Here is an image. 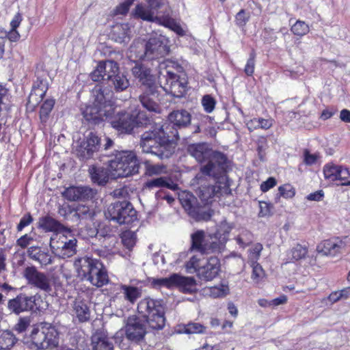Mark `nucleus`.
I'll return each instance as SVG.
<instances>
[{"label":"nucleus","instance_id":"1","mask_svg":"<svg viewBox=\"0 0 350 350\" xmlns=\"http://www.w3.org/2000/svg\"><path fill=\"white\" fill-rule=\"evenodd\" d=\"M169 124H156L152 130L141 135L140 148L144 153L156 155L161 159L170 158L174 152L176 144L171 140Z\"/></svg>","mask_w":350,"mask_h":350},{"label":"nucleus","instance_id":"2","mask_svg":"<svg viewBox=\"0 0 350 350\" xmlns=\"http://www.w3.org/2000/svg\"><path fill=\"white\" fill-rule=\"evenodd\" d=\"M187 151L198 162L207 163L200 168L202 174L196 175L198 183L202 182V175L216 177L224 174L227 167L226 156L213 151L206 143L193 144L188 146Z\"/></svg>","mask_w":350,"mask_h":350},{"label":"nucleus","instance_id":"3","mask_svg":"<svg viewBox=\"0 0 350 350\" xmlns=\"http://www.w3.org/2000/svg\"><path fill=\"white\" fill-rule=\"evenodd\" d=\"M232 229L226 221L221 222L215 234L206 235L203 230H198L191 234V250L201 254L220 253L226 247L228 234Z\"/></svg>","mask_w":350,"mask_h":350},{"label":"nucleus","instance_id":"4","mask_svg":"<svg viewBox=\"0 0 350 350\" xmlns=\"http://www.w3.org/2000/svg\"><path fill=\"white\" fill-rule=\"evenodd\" d=\"M74 266L79 275L94 286L101 287L109 282L107 271L98 260L83 257L76 260Z\"/></svg>","mask_w":350,"mask_h":350},{"label":"nucleus","instance_id":"5","mask_svg":"<svg viewBox=\"0 0 350 350\" xmlns=\"http://www.w3.org/2000/svg\"><path fill=\"white\" fill-rule=\"evenodd\" d=\"M137 311L152 329H161L165 323L163 301L145 298L137 306Z\"/></svg>","mask_w":350,"mask_h":350},{"label":"nucleus","instance_id":"6","mask_svg":"<svg viewBox=\"0 0 350 350\" xmlns=\"http://www.w3.org/2000/svg\"><path fill=\"white\" fill-rule=\"evenodd\" d=\"M139 163L133 151H121L109 161V169L115 178L127 177L138 173Z\"/></svg>","mask_w":350,"mask_h":350},{"label":"nucleus","instance_id":"7","mask_svg":"<svg viewBox=\"0 0 350 350\" xmlns=\"http://www.w3.org/2000/svg\"><path fill=\"white\" fill-rule=\"evenodd\" d=\"M32 342L38 349L53 348L58 345V332L49 323H43L34 327L30 334Z\"/></svg>","mask_w":350,"mask_h":350},{"label":"nucleus","instance_id":"8","mask_svg":"<svg viewBox=\"0 0 350 350\" xmlns=\"http://www.w3.org/2000/svg\"><path fill=\"white\" fill-rule=\"evenodd\" d=\"M105 215L107 219L119 224H129L137 219L136 211L127 201H118L110 204L105 212Z\"/></svg>","mask_w":350,"mask_h":350},{"label":"nucleus","instance_id":"9","mask_svg":"<svg viewBox=\"0 0 350 350\" xmlns=\"http://www.w3.org/2000/svg\"><path fill=\"white\" fill-rule=\"evenodd\" d=\"M179 200L188 214L196 221L208 220L213 211L197 203L196 197L189 191H182L178 195Z\"/></svg>","mask_w":350,"mask_h":350},{"label":"nucleus","instance_id":"10","mask_svg":"<svg viewBox=\"0 0 350 350\" xmlns=\"http://www.w3.org/2000/svg\"><path fill=\"white\" fill-rule=\"evenodd\" d=\"M151 284L154 288L178 286L185 293H191L196 288V280L192 277H185L174 273L168 278H153Z\"/></svg>","mask_w":350,"mask_h":350},{"label":"nucleus","instance_id":"11","mask_svg":"<svg viewBox=\"0 0 350 350\" xmlns=\"http://www.w3.org/2000/svg\"><path fill=\"white\" fill-rule=\"evenodd\" d=\"M218 176L220 177L221 180L216 182L214 185H201L199 187L198 193L202 206H206L210 208L209 204L211 203V199L214 196L219 197V196L230 193V189L226 181V178L223 174L218 175L215 178H216Z\"/></svg>","mask_w":350,"mask_h":350},{"label":"nucleus","instance_id":"12","mask_svg":"<svg viewBox=\"0 0 350 350\" xmlns=\"http://www.w3.org/2000/svg\"><path fill=\"white\" fill-rule=\"evenodd\" d=\"M163 78L165 79V83L162 88L167 93L177 98H180L184 96L187 89V83L184 79H180L176 74L167 70L161 72L159 76L161 82Z\"/></svg>","mask_w":350,"mask_h":350},{"label":"nucleus","instance_id":"13","mask_svg":"<svg viewBox=\"0 0 350 350\" xmlns=\"http://www.w3.org/2000/svg\"><path fill=\"white\" fill-rule=\"evenodd\" d=\"M109 123L118 132L129 133L134 128L132 113L117 111V107L112 106L111 113L107 116Z\"/></svg>","mask_w":350,"mask_h":350},{"label":"nucleus","instance_id":"14","mask_svg":"<svg viewBox=\"0 0 350 350\" xmlns=\"http://www.w3.org/2000/svg\"><path fill=\"white\" fill-rule=\"evenodd\" d=\"M126 338L135 343L140 342L146 334V326L139 317L135 315L127 318L124 327Z\"/></svg>","mask_w":350,"mask_h":350},{"label":"nucleus","instance_id":"15","mask_svg":"<svg viewBox=\"0 0 350 350\" xmlns=\"http://www.w3.org/2000/svg\"><path fill=\"white\" fill-rule=\"evenodd\" d=\"M100 148V140L93 133H90L81 142H77L75 147V152L77 157L83 161L92 158L94 153Z\"/></svg>","mask_w":350,"mask_h":350},{"label":"nucleus","instance_id":"16","mask_svg":"<svg viewBox=\"0 0 350 350\" xmlns=\"http://www.w3.org/2000/svg\"><path fill=\"white\" fill-rule=\"evenodd\" d=\"M23 276L28 284L44 292L52 291L51 279L44 273L37 270L35 267H27L23 271Z\"/></svg>","mask_w":350,"mask_h":350},{"label":"nucleus","instance_id":"17","mask_svg":"<svg viewBox=\"0 0 350 350\" xmlns=\"http://www.w3.org/2000/svg\"><path fill=\"white\" fill-rule=\"evenodd\" d=\"M39 299L40 297L36 295L27 296L21 293L8 301V308L10 312L16 314L25 311L38 310L37 301Z\"/></svg>","mask_w":350,"mask_h":350},{"label":"nucleus","instance_id":"18","mask_svg":"<svg viewBox=\"0 0 350 350\" xmlns=\"http://www.w3.org/2000/svg\"><path fill=\"white\" fill-rule=\"evenodd\" d=\"M148 59H152L163 57L169 52L167 40L162 36L151 38L146 43Z\"/></svg>","mask_w":350,"mask_h":350},{"label":"nucleus","instance_id":"19","mask_svg":"<svg viewBox=\"0 0 350 350\" xmlns=\"http://www.w3.org/2000/svg\"><path fill=\"white\" fill-rule=\"evenodd\" d=\"M112 106H105V109L95 104L88 105L83 111V118L92 124H98L111 113Z\"/></svg>","mask_w":350,"mask_h":350},{"label":"nucleus","instance_id":"20","mask_svg":"<svg viewBox=\"0 0 350 350\" xmlns=\"http://www.w3.org/2000/svg\"><path fill=\"white\" fill-rule=\"evenodd\" d=\"M157 89L156 85L146 88L144 90V93L139 96V101L143 107L149 111L157 112L159 111V103L160 99Z\"/></svg>","mask_w":350,"mask_h":350},{"label":"nucleus","instance_id":"21","mask_svg":"<svg viewBox=\"0 0 350 350\" xmlns=\"http://www.w3.org/2000/svg\"><path fill=\"white\" fill-rule=\"evenodd\" d=\"M219 270L220 262L219 258L211 257L206 260L203 267L200 268L198 276L201 280L211 281L218 275Z\"/></svg>","mask_w":350,"mask_h":350},{"label":"nucleus","instance_id":"22","mask_svg":"<svg viewBox=\"0 0 350 350\" xmlns=\"http://www.w3.org/2000/svg\"><path fill=\"white\" fill-rule=\"evenodd\" d=\"M345 246V243L342 240H325L318 245L317 251L324 256H334L337 254L340 253Z\"/></svg>","mask_w":350,"mask_h":350},{"label":"nucleus","instance_id":"23","mask_svg":"<svg viewBox=\"0 0 350 350\" xmlns=\"http://www.w3.org/2000/svg\"><path fill=\"white\" fill-rule=\"evenodd\" d=\"M113 92L107 88L96 85L92 90L94 103L105 109V106H113L111 98Z\"/></svg>","mask_w":350,"mask_h":350},{"label":"nucleus","instance_id":"24","mask_svg":"<svg viewBox=\"0 0 350 350\" xmlns=\"http://www.w3.org/2000/svg\"><path fill=\"white\" fill-rule=\"evenodd\" d=\"M107 79L111 82V84L116 92H122L127 89L129 85V80L124 73L119 72V68L116 63V70L107 74Z\"/></svg>","mask_w":350,"mask_h":350},{"label":"nucleus","instance_id":"25","mask_svg":"<svg viewBox=\"0 0 350 350\" xmlns=\"http://www.w3.org/2000/svg\"><path fill=\"white\" fill-rule=\"evenodd\" d=\"M132 73L142 83L144 88L156 85L154 84V78L150 74V70L148 68L142 65L136 64L132 68Z\"/></svg>","mask_w":350,"mask_h":350},{"label":"nucleus","instance_id":"26","mask_svg":"<svg viewBox=\"0 0 350 350\" xmlns=\"http://www.w3.org/2000/svg\"><path fill=\"white\" fill-rule=\"evenodd\" d=\"M116 70V62L109 60L105 62H100L96 68L90 74V78L94 81H99L107 77V74Z\"/></svg>","mask_w":350,"mask_h":350},{"label":"nucleus","instance_id":"27","mask_svg":"<svg viewBox=\"0 0 350 350\" xmlns=\"http://www.w3.org/2000/svg\"><path fill=\"white\" fill-rule=\"evenodd\" d=\"M191 114L184 109L174 111L169 115L170 122L179 129L187 127L191 123Z\"/></svg>","mask_w":350,"mask_h":350},{"label":"nucleus","instance_id":"28","mask_svg":"<svg viewBox=\"0 0 350 350\" xmlns=\"http://www.w3.org/2000/svg\"><path fill=\"white\" fill-rule=\"evenodd\" d=\"M47 90L45 82L40 81L33 86L28 98V105L31 107H36L42 100Z\"/></svg>","mask_w":350,"mask_h":350},{"label":"nucleus","instance_id":"29","mask_svg":"<svg viewBox=\"0 0 350 350\" xmlns=\"http://www.w3.org/2000/svg\"><path fill=\"white\" fill-rule=\"evenodd\" d=\"M135 16L149 22H154L159 24L162 15H155L150 8H147L140 3L136 5L134 11Z\"/></svg>","mask_w":350,"mask_h":350},{"label":"nucleus","instance_id":"30","mask_svg":"<svg viewBox=\"0 0 350 350\" xmlns=\"http://www.w3.org/2000/svg\"><path fill=\"white\" fill-rule=\"evenodd\" d=\"M144 187L149 190L157 188L166 187L175 191L178 189V185L175 183H173L170 178L161 176L146 181L144 185Z\"/></svg>","mask_w":350,"mask_h":350},{"label":"nucleus","instance_id":"31","mask_svg":"<svg viewBox=\"0 0 350 350\" xmlns=\"http://www.w3.org/2000/svg\"><path fill=\"white\" fill-rule=\"evenodd\" d=\"M73 311L80 322L88 321L90 319V310L88 304L82 299L77 298L73 304Z\"/></svg>","mask_w":350,"mask_h":350},{"label":"nucleus","instance_id":"32","mask_svg":"<svg viewBox=\"0 0 350 350\" xmlns=\"http://www.w3.org/2000/svg\"><path fill=\"white\" fill-rule=\"evenodd\" d=\"M170 10H165L164 14L162 15L159 25H163L169 28L170 29L174 31L178 36H185L186 31L183 29V28L180 26L179 23H178L174 18L170 16Z\"/></svg>","mask_w":350,"mask_h":350},{"label":"nucleus","instance_id":"33","mask_svg":"<svg viewBox=\"0 0 350 350\" xmlns=\"http://www.w3.org/2000/svg\"><path fill=\"white\" fill-rule=\"evenodd\" d=\"M129 57L130 58H135L133 61L145 58L148 59L146 43L141 41L134 42L129 49Z\"/></svg>","mask_w":350,"mask_h":350},{"label":"nucleus","instance_id":"34","mask_svg":"<svg viewBox=\"0 0 350 350\" xmlns=\"http://www.w3.org/2000/svg\"><path fill=\"white\" fill-rule=\"evenodd\" d=\"M130 28L129 24H119L113 27L111 36L116 42L122 43L129 40Z\"/></svg>","mask_w":350,"mask_h":350},{"label":"nucleus","instance_id":"35","mask_svg":"<svg viewBox=\"0 0 350 350\" xmlns=\"http://www.w3.org/2000/svg\"><path fill=\"white\" fill-rule=\"evenodd\" d=\"M120 288L121 293L124 295V299L131 304H134L142 296V292L140 288L130 285L121 284Z\"/></svg>","mask_w":350,"mask_h":350},{"label":"nucleus","instance_id":"36","mask_svg":"<svg viewBox=\"0 0 350 350\" xmlns=\"http://www.w3.org/2000/svg\"><path fill=\"white\" fill-rule=\"evenodd\" d=\"M77 239L69 234L67 241H64L63 245L60 248L58 256L62 258H66L72 256L76 254Z\"/></svg>","mask_w":350,"mask_h":350},{"label":"nucleus","instance_id":"37","mask_svg":"<svg viewBox=\"0 0 350 350\" xmlns=\"http://www.w3.org/2000/svg\"><path fill=\"white\" fill-rule=\"evenodd\" d=\"M89 173L92 181L95 183L105 185L108 181V172L103 167L92 166L90 167Z\"/></svg>","mask_w":350,"mask_h":350},{"label":"nucleus","instance_id":"38","mask_svg":"<svg viewBox=\"0 0 350 350\" xmlns=\"http://www.w3.org/2000/svg\"><path fill=\"white\" fill-rule=\"evenodd\" d=\"M229 293V287L226 284L205 287L203 288V294L213 298L224 297Z\"/></svg>","mask_w":350,"mask_h":350},{"label":"nucleus","instance_id":"39","mask_svg":"<svg viewBox=\"0 0 350 350\" xmlns=\"http://www.w3.org/2000/svg\"><path fill=\"white\" fill-rule=\"evenodd\" d=\"M145 174L148 176H159L167 173V167L163 164H152L150 161L144 162Z\"/></svg>","mask_w":350,"mask_h":350},{"label":"nucleus","instance_id":"40","mask_svg":"<svg viewBox=\"0 0 350 350\" xmlns=\"http://www.w3.org/2000/svg\"><path fill=\"white\" fill-rule=\"evenodd\" d=\"M93 350H113V344L106 337L99 334L92 336Z\"/></svg>","mask_w":350,"mask_h":350},{"label":"nucleus","instance_id":"41","mask_svg":"<svg viewBox=\"0 0 350 350\" xmlns=\"http://www.w3.org/2000/svg\"><path fill=\"white\" fill-rule=\"evenodd\" d=\"M16 341L15 336L10 331L0 332V350L10 349Z\"/></svg>","mask_w":350,"mask_h":350},{"label":"nucleus","instance_id":"42","mask_svg":"<svg viewBox=\"0 0 350 350\" xmlns=\"http://www.w3.org/2000/svg\"><path fill=\"white\" fill-rule=\"evenodd\" d=\"M69 237L68 235L62 234V233H56L54 234L50 239V247L53 251V252L58 256V254H61L59 252L60 248L63 245L64 241H67V239Z\"/></svg>","mask_w":350,"mask_h":350},{"label":"nucleus","instance_id":"43","mask_svg":"<svg viewBox=\"0 0 350 350\" xmlns=\"http://www.w3.org/2000/svg\"><path fill=\"white\" fill-rule=\"evenodd\" d=\"M205 262L206 260L204 258H202L199 255H195L186 263L185 267L188 273H196L198 274L200 268L203 267Z\"/></svg>","mask_w":350,"mask_h":350},{"label":"nucleus","instance_id":"44","mask_svg":"<svg viewBox=\"0 0 350 350\" xmlns=\"http://www.w3.org/2000/svg\"><path fill=\"white\" fill-rule=\"evenodd\" d=\"M71 212H74V215L80 219H92L94 215V211L83 204L77 205Z\"/></svg>","mask_w":350,"mask_h":350},{"label":"nucleus","instance_id":"45","mask_svg":"<svg viewBox=\"0 0 350 350\" xmlns=\"http://www.w3.org/2000/svg\"><path fill=\"white\" fill-rule=\"evenodd\" d=\"M21 21H22V16L19 13L16 14L14 16V18L11 21V22H10L11 29L8 32L7 31V36H6V38L8 37V38L10 41L15 42L19 38L20 35L16 29L19 26Z\"/></svg>","mask_w":350,"mask_h":350},{"label":"nucleus","instance_id":"46","mask_svg":"<svg viewBox=\"0 0 350 350\" xmlns=\"http://www.w3.org/2000/svg\"><path fill=\"white\" fill-rule=\"evenodd\" d=\"M341 165H334L333 163H328L325 165L323 168V174L326 179L332 181L337 180L339 171L340 170Z\"/></svg>","mask_w":350,"mask_h":350},{"label":"nucleus","instance_id":"47","mask_svg":"<svg viewBox=\"0 0 350 350\" xmlns=\"http://www.w3.org/2000/svg\"><path fill=\"white\" fill-rule=\"evenodd\" d=\"M59 224L50 217H42L39 221V226L45 231H55L58 228Z\"/></svg>","mask_w":350,"mask_h":350},{"label":"nucleus","instance_id":"48","mask_svg":"<svg viewBox=\"0 0 350 350\" xmlns=\"http://www.w3.org/2000/svg\"><path fill=\"white\" fill-rule=\"evenodd\" d=\"M206 327L199 323H189L185 325L183 332L188 334H204Z\"/></svg>","mask_w":350,"mask_h":350},{"label":"nucleus","instance_id":"49","mask_svg":"<svg viewBox=\"0 0 350 350\" xmlns=\"http://www.w3.org/2000/svg\"><path fill=\"white\" fill-rule=\"evenodd\" d=\"M237 243L240 247L245 248L252 241V234L247 230H242L236 238Z\"/></svg>","mask_w":350,"mask_h":350},{"label":"nucleus","instance_id":"50","mask_svg":"<svg viewBox=\"0 0 350 350\" xmlns=\"http://www.w3.org/2000/svg\"><path fill=\"white\" fill-rule=\"evenodd\" d=\"M97 191L88 186L79 187V200H90L94 199Z\"/></svg>","mask_w":350,"mask_h":350},{"label":"nucleus","instance_id":"51","mask_svg":"<svg viewBox=\"0 0 350 350\" xmlns=\"http://www.w3.org/2000/svg\"><path fill=\"white\" fill-rule=\"evenodd\" d=\"M134 122V127L135 126H146L150 123V119L144 111L133 112L132 113Z\"/></svg>","mask_w":350,"mask_h":350},{"label":"nucleus","instance_id":"52","mask_svg":"<svg viewBox=\"0 0 350 350\" xmlns=\"http://www.w3.org/2000/svg\"><path fill=\"white\" fill-rule=\"evenodd\" d=\"M309 26L304 21H297L292 27V32L297 36H303L309 32Z\"/></svg>","mask_w":350,"mask_h":350},{"label":"nucleus","instance_id":"53","mask_svg":"<svg viewBox=\"0 0 350 350\" xmlns=\"http://www.w3.org/2000/svg\"><path fill=\"white\" fill-rule=\"evenodd\" d=\"M55 104L53 99H47L42 105L40 111V117L42 121H45Z\"/></svg>","mask_w":350,"mask_h":350},{"label":"nucleus","instance_id":"54","mask_svg":"<svg viewBox=\"0 0 350 350\" xmlns=\"http://www.w3.org/2000/svg\"><path fill=\"white\" fill-rule=\"evenodd\" d=\"M62 195L69 201L79 200V187H70L65 189Z\"/></svg>","mask_w":350,"mask_h":350},{"label":"nucleus","instance_id":"55","mask_svg":"<svg viewBox=\"0 0 350 350\" xmlns=\"http://www.w3.org/2000/svg\"><path fill=\"white\" fill-rule=\"evenodd\" d=\"M122 242L123 245L131 250L135 244V234L131 231H126L122 233Z\"/></svg>","mask_w":350,"mask_h":350},{"label":"nucleus","instance_id":"56","mask_svg":"<svg viewBox=\"0 0 350 350\" xmlns=\"http://www.w3.org/2000/svg\"><path fill=\"white\" fill-rule=\"evenodd\" d=\"M251 267H252V278L258 282L265 275L264 270L257 262H251Z\"/></svg>","mask_w":350,"mask_h":350},{"label":"nucleus","instance_id":"57","mask_svg":"<svg viewBox=\"0 0 350 350\" xmlns=\"http://www.w3.org/2000/svg\"><path fill=\"white\" fill-rule=\"evenodd\" d=\"M216 101L210 95H205L202 97V105L204 109L207 113H211L215 107Z\"/></svg>","mask_w":350,"mask_h":350},{"label":"nucleus","instance_id":"58","mask_svg":"<svg viewBox=\"0 0 350 350\" xmlns=\"http://www.w3.org/2000/svg\"><path fill=\"white\" fill-rule=\"evenodd\" d=\"M291 252L293 258L296 260H298L305 258L308 253V250L306 247H304L298 244L295 247L293 248Z\"/></svg>","mask_w":350,"mask_h":350},{"label":"nucleus","instance_id":"59","mask_svg":"<svg viewBox=\"0 0 350 350\" xmlns=\"http://www.w3.org/2000/svg\"><path fill=\"white\" fill-rule=\"evenodd\" d=\"M262 249L263 247L260 243H256L252 246V247L250 250V259L251 262H257Z\"/></svg>","mask_w":350,"mask_h":350},{"label":"nucleus","instance_id":"60","mask_svg":"<svg viewBox=\"0 0 350 350\" xmlns=\"http://www.w3.org/2000/svg\"><path fill=\"white\" fill-rule=\"evenodd\" d=\"M280 196L285 198H291L295 196V189L291 185H284L278 188Z\"/></svg>","mask_w":350,"mask_h":350},{"label":"nucleus","instance_id":"61","mask_svg":"<svg viewBox=\"0 0 350 350\" xmlns=\"http://www.w3.org/2000/svg\"><path fill=\"white\" fill-rule=\"evenodd\" d=\"M255 57L256 54L252 51L250 55V58L247 59V64L245 67V72L247 75L251 76L254 72L255 67Z\"/></svg>","mask_w":350,"mask_h":350},{"label":"nucleus","instance_id":"62","mask_svg":"<svg viewBox=\"0 0 350 350\" xmlns=\"http://www.w3.org/2000/svg\"><path fill=\"white\" fill-rule=\"evenodd\" d=\"M36 261H38L42 266H46L51 264L52 256L50 254H49V252L42 251L41 253L38 256Z\"/></svg>","mask_w":350,"mask_h":350},{"label":"nucleus","instance_id":"63","mask_svg":"<svg viewBox=\"0 0 350 350\" xmlns=\"http://www.w3.org/2000/svg\"><path fill=\"white\" fill-rule=\"evenodd\" d=\"M249 15L243 10H241L236 16L237 24L239 26H243L248 21Z\"/></svg>","mask_w":350,"mask_h":350},{"label":"nucleus","instance_id":"64","mask_svg":"<svg viewBox=\"0 0 350 350\" xmlns=\"http://www.w3.org/2000/svg\"><path fill=\"white\" fill-rule=\"evenodd\" d=\"M33 240V238L31 236L26 234L24 236H22L21 238H19L16 241V243L22 248H25L27 245H29L32 242Z\"/></svg>","mask_w":350,"mask_h":350}]
</instances>
